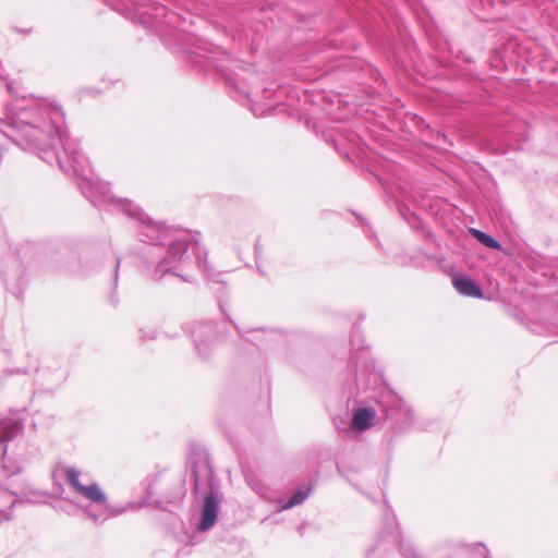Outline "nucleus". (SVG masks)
<instances>
[{
  "instance_id": "6",
  "label": "nucleus",
  "mask_w": 558,
  "mask_h": 558,
  "mask_svg": "<svg viewBox=\"0 0 558 558\" xmlns=\"http://www.w3.org/2000/svg\"><path fill=\"white\" fill-rule=\"evenodd\" d=\"M195 349L203 359L209 356L216 339V325L213 323H198L191 330Z\"/></svg>"
},
{
  "instance_id": "25",
  "label": "nucleus",
  "mask_w": 558,
  "mask_h": 558,
  "mask_svg": "<svg viewBox=\"0 0 558 558\" xmlns=\"http://www.w3.org/2000/svg\"><path fill=\"white\" fill-rule=\"evenodd\" d=\"M303 527H304V525H303V524L299 526V531H300L301 533H302Z\"/></svg>"
},
{
  "instance_id": "20",
  "label": "nucleus",
  "mask_w": 558,
  "mask_h": 558,
  "mask_svg": "<svg viewBox=\"0 0 558 558\" xmlns=\"http://www.w3.org/2000/svg\"><path fill=\"white\" fill-rule=\"evenodd\" d=\"M400 551L407 558H416L415 553L413 550H411V549H405L402 546H400Z\"/></svg>"
},
{
  "instance_id": "9",
  "label": "nucleus",
  "mask_w": 558,
  "mask_h": 558,
  "mask_svg": "<svg viewBox=\"0 0 558 558\" xmlns=\"http://www.w3.org/2000/svg\"><path fill=\"white\" fill-rule=\"evenodd\" d=\"M453 287L456 290L469 298H482L483 296V290L481 287L473 281L470 278L466 277H459L453 279Z\"/></svg>"
},
{
  "instance_id": "15",
  "label": "nucleus",
  "mask_w": 558,
  "mask_h": 558,
  "mask_svg": "<svg viewBox=\"0 0 558 558\" xmlns=\"http://www.w3.org/2000/svg\"><path fill=\"white\" fill-rule=\"evenodd\" d=\"M399 414L401 416L400 429H407L408 427H410L413 424L414 414L411 409L402 408V409H400Z\"/></svg>"
},
{
  "instance_id": "12",
  "label": "nucleus",
  "mask_w": 558,
  "mask_h": 558,
  "mask_svg": "<svg viewBox=\"0 0 558 558\" xmlns=\"http://www.w3.org/2000/svg\"><path fill=\"white\" fill-rule=\"evenodd\" d=\"M470 232L481 244L485 245L486 247L494 250L501 248V244L499 243V241H497L488 233L477 229H470Z\"/></svg>"
},
{
  "instance_id": "24",
  "label": "nucleus",
  "mask_w": 558,
  "mask_h": 558,
  "mask_svg": "<svg viewBox=\"0 0 558 558\" xmlns=\"http://www.w3.org/2000/svg\"><path fill=\"white\" fill-rule=\"evenodd\" d=\"M374 551V548L369 549L367 553V558L371 556V554Z\"/></svg>"
},
{
  "instance_id": "7",
  "label": "nucleus",
  "mask_w": 558,
  "mask_h": 558,
  "mask_svg": "<svg viewBox=\"0 0 558 558\" xmlns=\"http://www.w3.org/2000/svg\"><path fill=\"white\" fill-rule=\"evenodd\" d=\"M218 509L219 500L216 497V495L211 492L204 498L198 531L205 532L214 526V524L217 521Z\"/></svg>"
},
{
  "instance_id": "2",
  "label": "nucleus",
  "mask_w": 558,
  "mask_h": 558,
  "mask_svg": "<svg viewBox=\"0 0 558 558\" xmlns=\"http://www.w3.org/2000/svg\"><path fill=\"white\" fill-rule=\"evenodd\" d=\"M77 184L83 195L96 207H101L105 204L112 205L122 210L130 219L137 221L140 229L137 235L142 242L163 245L170 241L171 230L150 219L130 199L114 197L108 186L87 178H78Z\"/></svg>"
},
{
  "instance_id": "11",
  "label": "nucleus",
  "mask_w": 558,
  "mask_h": 558,
  "mask_svg": "<svg viewBox=\"0 0 558 558\" xmlns=\"http://www.w3.org/2000/svg\"><path fill=\"white\" fill-rule=\"evenodd\" d=\"M191 472L194 480L195 488H198V486L201 485L203 476H205L206 478L213 476V470L207 460L193 463Z\"/></svg>"
},
{
  "instance_id": "19",
  "label": "nucleus",
  "mask_w": 558,
  "mask_h": 558,
  "mask_svg": "<svg viewBox=\"0 0 558 558\" xmlns=\"http://www.w3.org/2000/svg\"><path fill=\"white\" fill-rule=\"evenodd\" d=\"M13 518L12 512L0 510V523L3 521H11Z\"/></svg>"
},
{
  "instance_id": "8",
  "label": "nucleus",
  "mask_w": 558,
  "mask_h": 558,
  "mask_svg": "<svg viewBox=\"0 0 558 558\" xmlns=\"http://www.w3.org/2000/svg\"><path fill=\"white\" fill-rule=\"evenodd\" d=\"M375 412L369 408H362L353 413L350 428L359 432L367 430L372 425Z\"/></svg>"
},
{
  "instance_id": "18",
  "label": "nucleus",
  "mask_w": 558,
  "mask_h": 558,
  "mask_svg": "<svg viewBox=\"0 0 558 558\" xmlns=\"http://www.w3.org/2000/svg\"><path fill=\"white\" fill-rule=\"evenodd\" d=\"M245 480L247 482V484L254 489V490H258L259 487H260V483L259 481L257 480V477L251 473V472H245Z\"/></svg>"
},
{
  "instance_id": "16",
  "label": "nucleus",
  "mask_w": 558,
  "mask_h": 558,
  "mask_svg": "<svg viewBox=\"0 0 558 558\" xmlns=\"http://www.w3.org/2000/svg\"><path fill=\"white\" fill-rule=\"evenodd\" d=\"M363 355H366V352L364 350H361V352L359 354L352 355V359H351L355 364V380H356L357 385L360 384L362 377L364 376V371L362 372L359 369V357L363 356Z\"/></svg>"
},
{
  "instance_id": "4",
  "label": "nucleus",
  "mask_w": 558,
  "mask_h": 558,
  "mask_svg": "<svg viewBox=\"0 0 558 558\" xmlns=\"http://www.w3.org/2000/svg\"><path fill=\"white\" fill-rule=\"evenodd\" d=\"M61 474L65 477L72 490L90 502L83 507L84 513L95 523H102L106 520L117 517L124 511V508H116L108 502L107 495L96 482L83 484L81 472L72 466H58L52 472V478Z\"/></svg>"
},
{
  "instance_id": "21",
  "label": "nucleus",
  "mask_w": 558,
  "mask_h": 558,
  "mask_svg": "<svg viewBox=\"0 0 558 558\" xmlns=\"http://www.w3.org/2000/svg\"><path fill=\"white\" fill-rule=\"evenodd\" d=\"M120 262L121 260L118 257L117 260H116V265H114V277H113L114 286H117V282H118Z\"/></svg>"
},
{
  "instance_id": "1",
  "label": "nucleus",
  "mask_w": 558,
  "mask_h": 558,
  "mask_svg": "<svg viewBox=\"0 0 558 558\" xmlns=\"http://www.w3.org/2000/svg\"><path fill=\"white\" fill-rule=\"evenodd\" d=\"M60 116L59 108L45 100L23 98L7 107L0 131L23 149L36 151L47 163L80 177L85 157L77 143L57 126Z\"/></svg>"
},
{
  "instance_id": "10",
  "label": "nucleus",
  "mask_w": 558,
  "mask_h": 558,
  "mask_svg": "<svg viewBox=\"0 0 558 558\" xmlns=\"http://www.w3.org/2000/svg\"><path fill=\"white\" fill-rule=\"evenodd\" d=\"M23 423L14 418H4L0 422V441L7 442L12 440L23 432Z\"/></svg>"
},
{
  "instance_id": "17",
  "label": "nucleus",
  "mask_w": 558,
  "mask_h": 558,
  "mask_svg": "<svg viewBox=\"0 0 558 558\" xmlns=\"http://www.w3.org/2000/svg\"><path fill=\"white\" fill-rule=\"evenodd\" d=\"M387 529H389V532L395 537V539L398 542L399 531H398V524L396 522V518L393 514H391V519H389V517H387Z\"/></svg>"
},
{
  "instance_id": "14",
  "label": "nucleus",
  "mask_w": 558,
  "mask_h": 558,
  "mask_svg": "<svg viewBox=\"0 0 558 558\" xmlns=\"http://www.w3.org/2000/svg\"><path fill=\"white\" fill-rule=\"evenodd\" d=\"M408 211H409V209L405 206L399 208L400 215L404 218V220H407L409 222V225L413 229H415V230L424 229L422 220H420L413 213H409V216H407L405 213H408Z\"/></svg>"
},
{
  "instance_id": "22",
  "label": "nucleus",
  "mask_w": 558,
  "mask_h": 558,
  "mask_svg": "<svg viewBox=\"0 0 558 558\" xmlns=\"http://www.w3.org/2000/svg\"><path fill=\"white\" fill-rule=\"evenodd\" d=\"M481 547H482L483 551H485V553H486L485 558H489V557H488V553H487V548H486L484 545H481Z\"/></svg>"
},
{
  "instance_id": "3",
  "label": "nucleus",
  "mask_w": 558,
  "mask_h": 558,
  "mask_svg": "<svg viewBox=\"0 0 558 558\" xmlns=\"http://www.w3.org/2000/svg\"><path fill=\"white\" fill-rule=\"evenodd\" d=\"M201 233H186L183 236L175 238L169 242L168 254L161 258L154 270L151 271V278L156 281L161 280L166 275L172 274L181 278L183 281L192 282L190 277L183 276L178 272V269L185 266L190 260L187 254L189 247L192 246V251L195 254L197 267L206 275L211 274V268L207 262V251L201 247L199 243Z\"/></svg>"
},
{
  "instance_id": "5",
  "label": "nucleus",
  "mask_w": 558,
  "mask_h": 558,
  "mask_svg": "<svg viewBox=\"0 0 558 558\" xmlns=\"http://www.w3.org/2000/svg\"><path fill=\"white\" fill-rule=\"evenodd\" d=\"M135 11L141 16L142 23L158 28L162 24H173L175 15L159 3H136Z\"/></svg>"
},
{
  "instance_id": "23",
  "label": "nucleus",
  "mask_w": 558,
  "mask_h": 558,
  "mask_svg": "<svg viewBox=\"0 0 558 558\" xmlns=\"http://www.w3.org/2000/svg\"><path fill=\"white\" fill-rule=\"evenodd\" d=\"M110 301H111V303H112L113 305H116V304H117V300L114 299V296H113V295H111V296H110Z\"/></svg>"
},
{
  "instance_id": "13",
  "label": "nucleus",
  "mask_w": 558,
  "mask_h": 558,
  "mask_svg": "<svg viewBox=\"0 0 558 558\" xmlns=\"http://www.w3.org/2000/svg\"><path fill=\"white\" fill-rule=\"evenodd\" d=\"M310 490H302L299 489L298 492L293 493V495L290 497L288 502L282 507L283 509H289L292 507H295L298 505H301L305 499L308 497Z\"/></svg>"
}]
</instances>
